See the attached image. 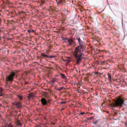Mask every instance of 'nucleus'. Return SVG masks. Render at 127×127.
Listing matches in <instances>:
<instances>
[{
    "label": "nucleus",
    "mask_w": 127,
    "mask_h": 127,
    "mask_svg": "<svg viewBox=\"0 0 127 127\" xmlns=\"http://www.w3.org/2000/svg\"><path fill=\"white\" fill-rule=\"evenodd\" d=\"M114 80V81H115V80H116L117 81V80Z\"/></svg>",
    "instance_id": "f704fd0d"
},
{
    "label": "nucleus",
    "mask_w": 127,
    "mask_h": 127,
    "mask_svg": "<svg viewBox=\"0 0 127 127\" xmlns=\"http://www.w3.org/2000/svg\"><path fill=\"white\" fill-rule=\"evenodd\" d=\"M95 74H100V73H99L97 72H95Z\"/></svg>",
    "instance_id": "393cba45"
},
{
    "label": "nucleus",
    "mask_w": 127,
    "mask_h": 127,
    "mask_svg": "<svg viewBox=\"0 0 127 127\" xmlns=\"http://www.w3.org/2000/svg\"><path fill=\"white\" fill-rule=\"evenodd\" d=\"M64 39L67 40L68 44L70 46H71L73 44H74L75 43L74 40L73 39V37H71L69 39L65 38Z\"/></svg>",
    "instance_id": "39448f33"
},
{
    "label": "nucleus",
    "mask_w": 127,
    "mask_h": 127,
    "mask_svg": "<svg viewBox=\"0 0 127 127\" xmlns=\"http://www.w3.org/2000/svg\"><path fill=\"white\" fill-rule=\"evenodd\" d=\"M31 30H29L28 31V32H31Z\"/></svg>",
    "instance_id": "c756f323"
},
{
    "label": "nucleus",
    "mask_w": 127,
    "mask_h": 127,
    "mask_svg": "<svg viewBox=\"0 0 127 127\" xmlns=\"http://www.w3.org/2000/svg\"><path fill=\"white\" fill-rule=\"evenodd\" d=\"M3 127H7L6 125L5 126H4Z\"/></svg>",
    "instance_id": "72a5a7b5"
},
{
    "label": "nucleus",
    "mask_w": 127,
    "mask_h": 127,
    "mask_svg": "<svg viewBox=\"0 0 127 127\" xmlns=\"http://www.w3.org/2000/svg\"><path fill=\"white\" fill-rule=\"evenodd\" d=\"M66 81H65V82H66Z\"/></svg>",
    "instance_id": "ea45409f"
},
{
    "label": "nucleus",
    "mask_w": 127,
    "mask_h": 127,
    "mask_svg": "<svg viewBox=\"0 0 127 127\" xmlns=\"http://www.w3.org/2000/svg\"><path fill=\"white\" fill-rule=\"evenodd\" d=\"M56 1V2H57L58 3V1L59 0H55Z\"/></svg>",
    "instance_id": "7c9ffc66"
},
{
    "label": "nucleus",
    "mask_w": 127,
    "mask_h": 127,
    "mask_svg": "<svg viewBox=\"0 0 127 127\" xmlns=\"http://www.w3.org/2000/svg\"><path fill=\"white\" fill-rule=\"evenodd\" d=\"M64 89V87H62L60 88H58L57 89V90L59 91H60V90H62L63 89Z\"/></svg>",
    "instance_id": "a211bd4d"
},
{
    "label": "nucleus",
    "mask_w": 127,
    "mask_h": 127,
    "mask_svg": "<svg viewBox=\"0 0 127 127\" xmlns=\"http://www.w3.org/2000/svg\"><path fill=\"white\" fill-rule=\"evenodd\" d=\"M17 96L19 98L20 100H22V95H18Z\"/></svg>",
    "instance_id": "dca6fc26"
},
{
    "label": "nucleus",
    "mask_w": 127,
    "mask_h": 127,
    "mask_svg": "<svg viewBox=\"0 0 127 127\" xmlns=\"http://www.w3.org/2000/svg\"><path fill=\"white\" fill-rule=\"evenodd\" d=\"M13 105H16V107L17 108H19L21 107V103L19 102H15L12 103Z\"/></svg>",
    "instance_id": "423d86ee"
},
{
    "label": "nucleus",
    "mask_w": 127,
    "mask_h": 127,
    "mask_svg": "<svg viewBox=\"0 0 127 127\" xmlns=\"http://www.w3.org/2000/svg\"><path fill=\"white\" fill-rule=\"evenodd\" d=\"M84 114V112H82V113H80V114L81 115H83V114Z\"/></svg>",
    "instance_id": "bb28decb"
},
{
    "label": "nucleus",
    "mask_w": 127,
    "mask_h": 127,
    "mask_svg": "<svg viewBox=\"0 0 127 127\" xmlns=\"http://www.w3.org/2000/svg\"><path fill=\"white\" fill-rule=\"evenodd\" d=\"M97 121H95L93 123L95 124L97 123Z\"/></svg>",
    "instance_id": "5701e85b"
},
{
    "label": "nucleus",
    "mask_w": 127,
    "mask_h": 127,
    "mask_svg": "<svg viewBox=\"0 0 127 127\" xmlns=\"http://www.w3.org/2000/svg\"><path fill=\"white\" fill-rule=\"evenodd\" d=\"M2 92V90L1 89V88H0V92Z\"/></svg>",
    "instance_id": "a878e982"
},
{
    "label": "nucleus",
    "mask_w": 127,
    "mask_h": 127,
    "mask_svg": "<svg viewBox=\"0 0 127 127\" xmlns=\"http://www.w3.org/2000/svg\"><path fill=\"white\" fill-rule=\"evenodd\" d=\"M2 105L0 103V107Z\"/></svg>",
    "instance_id": "473e14b6"
},
{
    "label": "nucleus",
    "mask_w": 127,
    "mask_h": 127,
    "mask_svg": "<svg viewBox=\"0 0 127 127\" xmlns=\"http://www.w3.org/2000/svg\"><path fill=\"white\" fill-rule=\"evenodd\" d=\"M104 61H103V62H101V64H103V63H104Z\"/></svg>",
    "instance_id": "2f4dec72"
},
{
    "label": "nucleus",
    "mask_w": 127,
    "mask_h": 127,
    "mask_svg": "<svg viewBox=\"0 0 127 127\" xmlns=\"http://www.w3.org/2000/svg\"><path fill=\"white\" fill-rule=\"evenodd\" d=\"M92 117H91V119H90V118H87V119L85 120L84 121L86 123L88 122H89V121L90 120H92Z\"/></svg>",
    "instance_id": "9d476101"
},
{
    "label": "nucleus",
    "mask_w": 127,
    "mask_h": 127,
    "mask_svg": "<svg viewBox=\"0 0 127 127\" xmlns=\"http://www.w3.org/2000/svg\"><path fill=\"white\" fill-rule=\"evenodd\" d=\"M76 39L78 40L79 45L76 47L75 49H78L82 50V49L85 47L84 43L81 40L79 37H77Z\"/></svg>",
    "instance_id": "20e7f679"
},
{
    "label": "nucleus",
    "mask_w": 127,
    "mask_h": 127,
    "mask_svg": "<svg viewBox=\"0 0 127 127\" xmlns=\"http://www.w3.org/2000/svg\"><path fill=\"white\" fill-rule=\"evenodd\" d=\"M125 125L126 126H127V122H126L125 124Z\"/></svg>",
    "instance_id": "cd10ccee"
},
{
    "label": "nucleus",
    "mask_w": 127,
    "mask_h": 127,
    "mask_svg": "<svg viewBox=\"0 0 127 127\" xmlns=\"http://www.w3.org/2000/svg\"><path fill=\"white\" fill-rule=\"evenodd\" d=\"M13 80H6V84L7 85H8L9 84H11L12 83Z\"/></svg>",
    "instance_id": "6e6552de"
},
{
    "label": "nucleus",
    "mask_w": 127,
    "mask_h": 127,
    "mask_svg": "<svg viewBox=\"0 0 127 127\" xmlns=\"http://www.w3.org/2000/svg\"><path fill=\"white\" fill-rule=\"evenodd\" d=\"M3 95V93L2 92H0V96H2Z\"/></svg>",
    "instance_id": "412c9836"
},
{
    "label": "nucleus",
    "mask_w": 127,
    "mask_h": 127,
    "mask_svg": "<svg viewBox=\"0 0 127 127\" xmlns=\"http://www.w3.org/2000/svg\"><path fill=\"white\" fill-rule=\"evenodd\" d=\"M124 104L123 99L122 97L119 96L116 100H114V102H112L110 104V106L112 109L113 110L116 107H119L120 108L123 107Z\"/></svg>",
    "instance_id": "f257e3e1"
},
{
    "label": "nucleus",
    "mask_w": 127,
    "mask_h": 127,
    "mask_svg": "<svg viewBox=\"0 0 127 127\" xmlns=\"http://www.w3.org/2000/svg\"><path fill=\"white\" fill-rule=\"evenodd\" d=\"M82 50L78 49H75L74 56L75 59L76 60L77 64H79L83 58V53H82Z\"/></svg>",
    "instance_id": "f03ea898"
},
{
    "label": "nucleus",
    "mask_w": 127,
    "mask_h": 127,
    "mask_svg": "<svg viewBox=\"0 0 127 127\" xmlns=\"http://www.w3.org/2000/svg\"><path fill=\"white\" fill-rule=\"evenodd\" d=\"M6 125L7 127H12V125L10 124H6Z\"/></svg>",
    "instance_id": "6ab92c4d"
},
{
    "label": "nucleus",
    "mask_w": 127,
    "mask_h": 127,
    "mask_svg": "<svg viewBox=\"0 0 127 127\" xmlns=\"http://www.w3.org/2000/svg\"><path fill=\"white\" fill-rule=\"evenodd\" d=\"M64 103V102H62V103Z\"/></svg>",
    "instance_id": "79ce46f5"
},
{
    "label": "nucleus",
    "mask_w": 127,
    "mask_h": 127,
    "mask_svg": "<svg viewBox=\"0 0 127 127\" xmlns=\"http://www.w3.org/2000/svg\"><path fill=\"white\" fill-rule=\"evenodd\" d=\"M61 76L62 78L63 79H65V77L64 74H61Z\"/></svg>",
    "instance_id": "2eb2a0df"
},
{
    "label": "nucleus",
    "mask_w": 127,
    "mask_h": 127,
    "mask_svg": "<svg viewBox=\"0 0 127 127\" xmlns=\"http://www.w3.org/2000/svg\"><path fill=\"white\" fill-rule=\"evenodd\" d=\"M28 83V82H26V83H25V84H27Z\"/></svg>",
    "instance_id": "e433bc0d"
},
{
    "label": "nucleus",
    "mask_w": 127,
    "mask_h": 127,
    "mask_svg": "<svg viewBox=\"0 0 127 127\" xmlns=\"http://www.w3.org/2000/svg\"><path fill=\"white\" fill-rule=\"evenodd\" d=\"M123 82H124V81H123Z\"/></svg>",
    "instance_id": "a19ab883"
},
{
    "label": "nucleus",
    "mask_w": 127,
    "mask_h": 127,
    "mask_svg": "<svg viewBox=\"0 0 127 127\" xmlns=\"http://www.w3.org/2000/svg\"><path fill=\"white\" fill-rule=\"evenodd\" d=\"M19 71L16 70L11 71L8 75L6 77V79H16L19 74Z\"/></svg>",
    "instance_id": "7ed1b4c3"
},
{
    "label": "nucleus",
    "mask_w": 127,
    "mask_h": 127,
    "mask_svg": "<svg viewBox=\"0 0 127 127\" xmlns=\"http://www.w3.org/2000/svg\"><path fill=\"white\" fill-rule=\"evenodd\" d=\"M34 96L33 94L32 93H31L30 94L28 97V98L29 99L31 98L32 97Z\"/></svg>",
    "instance_id": "1a4fd4ad"
},
{
    "label": "nucleus",
    "mask_w": 127,
    "mask_h": 127,
    "mask_svg": "<svg viewBox=\"0 0 127 127\" xmlns=\"http://www.w3.org/2000/svg\"><path fill=\"white\" fill-rule=\"evenodd\" d=\"M107 75L108 76V78H109V79H111V75L110 74L108 73L107 74Z\"/></svg>",
    "instance_id": "4468645a"
},
{
    "label": "nucleus",
    "mask_w": 127,
    "mask_h": 127,
    "mask_svg": "<svg viewBox=\"0 0 127 127\" xmlns=\"http://www.w3.org/2000/svg\"><path fill=\"white\" fill-rule=\"evenodd\" d=\"M81 80H78V83L77 84L80 85H81L82 84V82Z\"/></svg>",
    "instance_id": "f8f14e48"
},
{
    "label": "nucleus",
    "mask_w": 127,
    "mask_h": 127,
    "mask_svg": "<svg viewBox=\"0 0 127 127\" xmlns=\"http://www.w3.org/2000/svg\"><path fill=\"white\" fill-rule=\"evenodd\" d=\"M65 61L67 63H70V60H66Z\"/></svg>",
    "instance_id": "aec40b11"
},
{
    "label": "nucleus",
    "mask_w": 127,
    "mask_h": 127,
    "mask_svg": "<svg viewBox=\"0 0 127 127\" xmlns=\"http://www.w3.org/2000/svg\"><path fill=\"white\" fill-rule=\"evenodd\" d=\"M53 124L54 125V123H53V124Z\"/></svg>",
    "instance_id": "4c0bfd02"
},
{
    "label": "nucleus",
    "mask_w": 127,
    "mask_h": 127,
    "mask_svg": "<svg viewBox=\"0 0 127 127\" xmlns=\"http://www.w3.org/2000/svg\"><path fill=\"white\" fill-rule=\"evenodd\" d=\"M76 84L77 85V86L78 88H80V86L81 85H80L79 84Z\"/></svg>",
    "instance_id": "4be33fe9"
},
{
    "label": "nucleus",
    "mask_w": 127,
    "mask_h": 127,
    "mask_svg": "<svg viewBox=\"0 0 127 127\" xmlns=\"http://www.w3.org/2000/svg\"><path fill=\"white\" fill-rule=\"evenodd\" d=\"M18 125H21V123H20V122H19L18 123Z\"/></svg>",
    "instance_id": "c85d7f7f"
},
{
    "label": "nucleus",
    "mask_w": 127,
    "mask_h": 127,
    "mask_svg": "<svg viewBox=\"0 0 127 127\" xmlns=\"http://www.w3.org/2000/svg\"><path fill=\"white\" fill-rule=\"evenodd\" d=\"M55 80H51L50 82H49L48 84H53V83L54 82Z\"/></svg>",
    "instance_id": "9b49d317"
},
{
    "label": "nucleus",
    "mask_w": 127,
    "mask_h": 127,
    "mask_svg": "<svg viewBox=\"0 0 127 127\" xmlns=\"http://www.w3.org/2000/svg\"><path fill=\"white\" fill-rule=\"evenodd\" d=\"M50 101V100H49V99L47 100V103H49Z\"/></svg>",
    "instance_id": "b1692460"
},
{
    "label": "nucleus",
    "mask_w": 127,
    "mask_h": 127,
    "mask_svg": "<svg viewBox=\"0 0 127 127\" xmlns=\"http://www.w3.org/2000/svg\"><path fill=\"white\" fill-rule=\"evenodd\" d=\"M41 101L43 105H46L47 104V100L44 98H42L41 99Z\"/></svg>",
    "instance_id": "0eeeda50"
},
{
    "label": "nucleus",
    "mask_w": 127,
    "mask_h": 127,
    "mask_svg": "<svg viewBox=\"0 0 127 127\" xmlns=\"http://www.w3.org/2000/svg\"><path fill=\"white\" fill-rule=\"evenodd\" d=\"M66 11L67 12H68V11L67 10H66Z\"/></svg>",
    "instance_id": "58836bf2"
},
{
    "label": "nucleus",
    "mask_w": 127,
    "mask_h": 127,
    "mask_svg": "<svg viewBox=\"0 0 127 127\" xmlns=\"http://www.w3.org/2000/svg\"><path fill=\"white\" fill-rule=\"evenodd\" d=\"M41 55L43 57H47V58L48 57V56L47 55L44 54L43 53H41Z\"/></svg>",
    "instance_id": "ddd939ff"
},
{
    "label": "nucleus",
    "mask_w": 127,
    "mask_h": 127,
    "mask_svg": "<svg viewBox=\"0 0 127 127\" xmlns=\"http://www.w3.org/2000/svg\"><path fill=\"white\" fill-rule=\"evenodd\" d=\"M21 13H24V11H21Z\"/></svg>",
    "instance_id": "c9c22d12"
},
{
    "label": "nucleus",
    "mask_w": 127,
    "mask_h": 127,
    "mask_svg": "<svg viewBox=\"0 0 127 127\" xmlns=\"http://www.w3.org/2000/svg\"><path fill=\"white\" fill-rule=\"evenodd\" d=\"M55 56H52V55L48 56V58H55Z\"/></svg>",
    "instance_id": "f3484780"
}]
</instances>
